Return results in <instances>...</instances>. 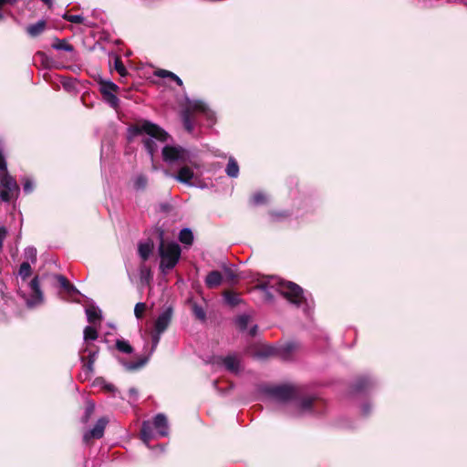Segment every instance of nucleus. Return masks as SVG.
<instances>
[{
  "label": "nucleus",
  "mask_w": 467,
  "mask_h": 467,
  "mask_svg": "<svg viewBox=\"0 0 467 467\" xmlns=\"http://www.w3.org/2000/svg\"><path fill=\"white\" fill-rule=\"evenodd\" d=\"M171 74H173V73L171 71H168V70H164V69H161L157 72V76H159L161 78H171Z\"/></svg>",
  "instance_id": "44"
},
{
  "label": "nucleus",
  "mask_w": 467,
  "mask_h": 467,
  "mask_svg": "<svg viewBox=\"0 0 467 467\" xmlns=\"http://www.w3.org/2000/svg\"><path fill=\"white\" fill-rule=\"evenodd\" d=\"M192 310H193L195 317L198 319H200L202 321L205 320L206 314H205L204 309L201 306L194 304L192 306Z\"/></svg>",
  "instance_id": "34"
},
{
  "label": "nucleus",
  "mask_w": 467,
  "mask_h": 467,
  "mask_svg": "<svg viewBox=\"0 0 467 467\" xmlns=\"http://www.w3.org/2000/svg\"><path fill=\"white\" fill-rule=\"evenodd\" d=\"M99 337L98 331L91 326H87L84 329V340H96Z\"/></svg>",
  "instance_id": "27"
},
{
  "label": "nucleus",
  "mask_w": 467,
  "mask_h": 467,
  "mask_svg": "<svg viewBox=\"0 0 467 467\" xmlns=\"http://www.w3.org/2000/svg\"><path fill=\"white\" fill-rule=\"evenodd\" d=\"M137 137L141 138L151 160L158 150L156 141L166 142L170 139L169 134L163 129L150 121H145L141 125L131 126L128 129L127 139L129 141L133 140Z\"/></svg>",
  "instance_id": "2"
},
{
  "label": "nucleus",
  "mask_w": 467,
  "mask_h": 467,
  "mask_svg": "<svg viewBox=\"0 0 467 467\" xmlns=\"http://www.w3.org/2000/svg\"><path fill=\"white\" fill-rule=\"evenodd\" d=\"M66 291H67V293H69V294H73V293L78 292V291H77V288H76L73 285H71V284H69V285L67 286V288H66Z\"/></svg>",
  "instance_id": "47"
},
{
  "label": "nucleus",
  "mask_w": 467,
  "mask_h": 467,
  "mask_svg": "<svg viewBox=\"0 0 467 467\" xmlns=\"http://www.w3.org/2000/svg\"><path fill=\"white\" fill-rule=\"evenodd\" d=\"M255 290H259L264 293V298L267 302H271L274 299V296L270 289H275L276 292L281 294L286 298L291 304L300 307L306 306V309L310 308V303L305 296L303 289L296 284L288 281H278L273 279L268 283H263L254 287Z\"/></svg>",
  "instance_id": "1"
},
{
  "label": "nucleus",
  "mask_w": 467,
  "mask_h": 467,
  "mask_svg": "<svg viewBox=\"0 0 467 467\" xmlns=\"http://www.w3.org/2000/svg\"><path fill=\"white\" fill-rule=\"evenodd\" d=\"M66 291H67V293H69V294H73V293L78 292V291H77V288H76L73 285H71V284H69V285L67 286V288H66Z\"/></svg>",
  "instance_id": "48"
},
{
  "label": "nucleus",
  "mask_w": 467,
  "mask_h": 467,
  "mask_svg": "<svg viewBox=\"0 0 467 467\" xmlns=\"http://www.w3.org/2000/svg\"><path fill=\"white\" fill-rule=\"evenodd\" d=\"M182 126L192 135L197 136L200 133L198 119H182Z\"/></svg>",
  "instance_id": "15"
},
{
  "label": "nucleus",
  "mask_w": 467,
  "mask_h": 467,
  "mask_svg": "<svg viewBox=\"0 0 467 467\" xmlns=\"http://www.w3.org/2000/svg\"><path fill=\"white\" fill-rule=\"evenodd\" d=\"M193 171L191 168L184 166L182 167L177 175L173 176L175 180L185 184H191V181L193 178Z\"/></svg>",
  "instance_id": "14"
},
{
  "label": "nucleus",
  "mask_w": 467,
  "mask_h": 467,
  "mask_svg": "<svg viewBox=\"0 0 467 467\" xmlns=\"http://www.w3.org/2000/svg\"><path fill=\"white\" fill-rule=\"evenodd\" d=\"M31 275V265L28 262H24L21 264L19 268V275L26 279Z\"/></svg>",
  "instance_id": "29"
},
{
  "label": "nucleus",
  "mask_w": 467,
  "mask_h": 467,
  "mask_svg": "<svg viewBox=\"0 0 467 467\" xmlns=\"http://www.w3.org/2000/svg\"><path fill=\"white\" fill-rule=\"evenodd\" d=\"M116 348L119 351L126 354H130L133 351V348L130 346V344L124 339H118L116 341Z\"/></svg>",
  "instance_id": "26"
},
{
  "label": "nucleus",
  "mask_w": 467,
  "mask_h": 467,
  "mask_svg": "<svg viewBox=\"0 0 467 467\" xmlns=\"http://www.w3.org/2000/svg\"><path fill=\"white\" fill-rule=\"evenodd\" d=\"M18 0H0L3 5H15Z\"/></svg>",
  "instance_id": "49"
},
{
  "label": "nucleus",
  "mask_w": 467,
  "mask_h": 467,
  "mask_svg": "<svg viewBox=\"0 0 467 467\" xmlns=\"http://www.w3.org/2000/svg\"><path fill=\"white\" fill-rule=\"evenodd\" d=\"M266 393L277 401L286 402L296 400L298 397L299 390L295 386L282 385L268 388Z\"/></svg>",
  "instance_id": "7"
},
{
  "label": "nucleus",
  "mask_w": 467,
  "mask_h": 467,
  "mask_svg": "<svg viewBox=\"0 0 467 467\" xmlns=\"http://www.w3.org/2000/svg\"><path fill=\"white\" fill-rule=\"evenodd\" d=\"M186 113L183 117H190L193 114H210V109L208 105L200 99H187L186 102Z\"/></svg>",
  "instance_id": "9"
},
{
  "label": "nucleus",
  "mask_w": 467,
  "mask_h": 467,
  "mask_svg": "<svg viewBox=\"0 0 467 467\" xmlns=\"http://www.w3.org/2000/svg\"><path fill=\"white\" fill-rule=\"evenodd\" d=\"M148 184V179L143 174L137 175L133 180V187L137 191H142Z\"/></svg>",
  "instance_id": "24"
},
{
  "label": "nucleus",
  "mask_w": 467,
  "mask_h": 467,
  "mask_svg": "<svg viewBox=\"0 0 467 467\" xmlns=\"http://www.w3.org/2000/svg\"><path fill=\"white\" fill-rule=\"evenodd\" d=\"M30 288L33 292V296H34V299H35V303H37V302H41L42 299H43V293L40 289V285H39V280H38V277L36 276L34 277L30 284Z\"/></svg>",
  "instance_id": "20"
},
{
  "label": "nucleus",
  "mask_w": 467,
  "mask_h": 467,
  "mask_svg": "<svg viewBox=\"0 0 467 467\" xmlns=\"http://www.w3.org/2000/svg\"><path fill=\"white\" fill-rule=\"evenodd\" d=\"M63 18L68 22L74 23V24H82L85 20L84 16L80 15H68L65 14L63 16Z\"/></svg>",
  "instance_id": "31"
},
{
  "label": "nucleus",
  "mask_w": 467,
  "mask_h": 467,
  "mask_svg": "<svg viewBox=\"0 0 467 467\" xmlns=\"http://www.w3.org/2000/svg\"><path fill=\"white\" fill-rule=\"evenodd\" d=\"M95 410V405L93 403H88L85 410V414L83 416V422H87L88 419L91 417Z\"/></svg>",
  "instance_id": "39"
},
{
  "label": "nucleus",
  "mask_w": 467,
  "mask_h": 467,
  "mask_svg": "<svg viewBox=\"0 0 467 467\" xmlns=\"http://www.w3.org/2000/svg\"><path fill=\"white\" fill-rule=\"evenodd\" d=\"M224 274H225V276L227 277V279H229L231 281L235 280L237 277L234 273V270L231 267L224 268Z\"/></svg>",
  "instance_id": "42"
},
{
  "label": "nucleus",
  "mask_w": 467,
  "mask_h": 467,
  "mask_svg": "<svg viewBox=\"0 0 467 467\" xmlns=\"http://www.w3.org/2000/svg\"><path fill=\"white\" fill-rule=\"evenodd\" d=\"M104 389L109 391H115V387L112 384L107 383L104 385Z\"/></svg>",
  "instance_id": "50"
},
{
  "label": "nucleus",
  "mask_w": 467,
  "mask_h": 467,
  "mask_svg": "<svg viewBox=\"0 0 467 467\" xmlns=\"http://www.w3.org/2000/svg\"><path fill=\"white\" fill-rule=\"evenodd\" d=\"M313 403V399L311 397L304 398L298 403V407L302 411H307L310 410Z\"/></svg>",
  "instance_id": "32"
},
{
  "label": "nucleus",
  "mask_w": 467,
  "mask_h": 467,
  "mask_svg": "<svg viewBox=\"0 0 467 467\" xmlns=\"http://www.w3.org/2000/svg\"><path fill=\"white\" fill-rule=\"evenodd\" d=\"M108 420L105 417H102L98 420L95 426L89 431H86L83 435V440L85 442H88L91 439H100L104 435L105 428L108 424Z\"/></svg>",
  "instance_id": "10"
},
{
  "label": "nucleus",
  "mask_w": 467,
  "mask_h": 467,
  "mask_svg": "<svg viewBox=\"0 0 467 467\" xmlns=\"http://www.w3.org/2000/svg\"><path fill=\"white\" fill-rule=\"evenodd\" d=\"M57 282L59 283V285H61V287H63L65 290L66 288H67V286L69 285V282L68 280L64 276V275H57L56 276Z\"/></svg>",
  "instance_id": "41"
},
{
  "label": "nucleus",
  "mask_w": 467,
  "mask_h": 467,
  "mask_svg": "<svg viewBox=\"0 0 467 467\" xmlns=\"http://www.w3.org/2000/svg\"><path fill=\"white\" fill-rule=\"evenodd\" d=\"M265 202H266V197L262 192H256L252 197V202L254 205H260V204L265 203Z\"/></svg>",
  "instance_id": "36"
},
{
  "label": "nucleus",
  "mask_w": 467,
  "mask_h": 467,
  "mask_svg": "<svg viewBox=\"0 0 467 467\" xmlns=\"http://www.w3.org/2000/svg\"><path fill=\"white\" fill-rule=\"evenodd\" d=\"M98 351H91L88 355V360L84 363L83 367L88 373L92 374L94 372V363L97 359Z\"/></svg>",
  "instance_id": "25"
},
{
  "label": "nucleus",
  "mask_w": 467,
  "mask_h": 467,
  "mask_svg": "<svg viewBox=\"0 0 467 467\" xmlns=\"http://www.w3.org/2000/svg\"><path fill=\"white\" fill-rule=\"evenodd\" d=\"M161 258V269L163 273L172 269L178 263L181 256V247L175 243H165L163 240L159 246Z\"/></svg>",
  "instance_id": "3"
},
{
  "label": "nucleus",
  "mask_w": 467,
  "mask_h": 467,
  "mask_svg": "<svg viewBox=\"0 0 467 467\" xmlns=\"http://www.w3.org/2000/svg\"><path fill=\"white\" fill-rule=\"evenodd\" d=\"M6 234H7L6 229L3 226H0V251L3 248V243H4V240L6 236Z\"/></svg>",
  "instance_id": "43"
},
{
  "label": "nucleus",
  "mask_w": 467,
  "mask_h": 467,
  "mask_svg": "<svg viewBox=\"0 0 467 467\" xmlns=\"http://www.w3.org/2000/svg\"><path fill=\"white\" fill-rule=\"evenodd\" d=\"M226 302L231 306H235L239 303L240 299L237 295L233 293H226L224 295Z\"/></svg>",
  "instance_id": "38"
},
{
  "label": "nucleus",
  "mask_w": 467,
  "mask_h": 467,
  "mask_svg": "<svg viewBox=\"0 0 467 467\" xmlns=\"http://www.w3.org/2000/svg\"><path fill=\"white\" fill-rule=\"evenodd\" d=\"M250 317L248 315H241L235 319V323L240 330L244 331L247 328Z\"/></svg>",
  "instance_id": "28"
},
{
  "label": "nucleus",
  "mask_w": 467,
  "mask_h": 467,
  "mask_svg": "<svg viewBox=\"0 0 467 467\" xmlns=\"http://www.w3.org/2000/svg\"><path fill=\"white\" fill-rule=\"evenodd\" d=\"M163 161L169 164L191 161V153L181 146L165 145L162 148Z\"/></svg>",
  "instance_id": "6"
},
{
  "label": "nucleus",
  "mask_w": 467,
  "mask_h": 467,
  "mask_svg": "<svg viewBox=\"0 0 467 467\" xmlns=\"http://www.w3.org/2000/svg\"><path fill=\"white\" fill-rule=\"evenodd\" d=\"M52 48L56 50H63L67 52H73L74 47L67 43L66 39H59L57 37L54 38L52 43Z\"/></svg>",
  "instance_id": "21"
},
{
  "label": "nucleus",
  "mask_w": 467,
  "mask_h": 467,
  "mask_svg": "<svg viewBox=\"0 0 467 467\" xmlns=\"http://www.w3.org/2000/svg\"><path fill=\"white\" fill-rule=\"evenodd\" d=\"M130 393L131 395L137 396L138 391L134 388H131V389H130Z\"/></svg>",
  "instance_id": "53"
},
{
  "label": "nucleus",
  "mask_w": 467,
  "mask_h": 467,
  "mask_svg": "<svg viewBox=\"0 0 467 467\" xmlns=\"http://www.w3.org/2000/svg\"><path fill=\"white\" fill-rule=\"evenodd\" d=\"M25 256L31 263H36V249L35 247H27L25 249Z\"/></svg>",
  "instance_id": "33"
},
{
  "label": "nucleus",
  "mask_w": 467,
  "mask_h": 467,
  "mask_svg": "<svg viewBox=\"0 0 467 467\" xmlns=\"http://www.w3.org/2000/svg\"><path fill=\"white\" fill-rule=\"evenodd\" d=\"M221 282L222 275L218 271L210 272L205 278V284L210 288L218 286L221 284Z\"/></svg>",
  "instance_id": "17"
},
{
  "label": "nucleus",
  "mask_w": 467,
  "mask_h": 467,
  "mask_svg": "<svg viewBox=\"0 0 467 467\" xmlns=\"http://www.w3.org/2000/svg\"><path fill=\"white\" fill-rule=\"evenodd\" d=\"M179 240L184 244L191 245L193 242V234L192 230L190 228H183L181 230Z\"/></svg>",
  "instance_id": "22"
},
{
  "label": "nucleus",
  "mask_w": 467,
  "mask_h": 467,
  "mask_svg": "<svg viewBox=\"0 0 467 467\" xmlns=\"http://www.w3.org/2000/svg\"><path fill=\"white\" fill-rule=\"evenodd\" d=\"M46 28V22L44 20H39L36 24L29 25L26 27L27 34L32 36L36 37L39 35H41Z\"/></svg>",
  "instance_id": "16"
},
{
  "label": "nucleus",
  "mask_w": 467,
  "mask_h": 467,
  "mask_svg": "<svg viewBox=\"0 0 467 467\" xmlns=\"http://www.w3.org/2000/svg\"><path fill=\"white\" fill-rule=\"evenodd\" d=\"M34 189V182L29 180V179H26L23 184V190L26 193H30L32 192Z\"/></svg>",
  "instance_id": "40"
},
{
  "label": "nucleus",
  "mask_w": 467,
  "mask_h": 467,
  "mask_svg": "<svg viewBox=\"0 0 467 467\" xmlns=\"http://www.w3.org/2000/svg\"><path fill=\"white\" fill-rule=\"evenodd\" d=\"M161 334H162L161 332L154 330V332L152 334V347H151V349H150V351L149 353V356L145 357L143 358H140L137 362L128 364L127 365L128 369H130V370L138 369V368L143 367L148 362L150 357L155 351V349H156V348H157V346H158V344H159V342L161 340Z\"/></svg>",
  "instance_id": "11"
},
{
  "label": "nucleus",
  "mask_w": 467,
  "mask_h": 467,
  "mask_svg": "<svg viewBox=\"0 0 467 467\" xmlns=\"http://www.w3.org/2000/svg\"><path fill=\"white\" fill-rule=\"evenodd\" d=\"M217 362L222 363L224 368L232 373L236 374L240 371V360L236 355H228L224 358H218Z\"/></svg>",
  "instance_id": "13"
},
{
  "label": "nucleus",
  "mask_w": 467,
  "mask_h": 467,
  "mask_svg": "<svg viewBox=\"0 0 467 467\" xmlns=\"http://www.w3.org/2000/svg\"><path fill=\"white\" fill-rule=\"evenodd\" d=\"M370 383V380L368 378H360L358 379L355 385H354V390L355 391H362L366 389V387Z\"/></svg>",
  "instance_id": "30"
},
{
  "label": "nucleus",
  "mask_w": 467,
  "mask_h": 467,
  "mask_svg": "<svg viewBox=\"0 0 467 467\" xmlns=\"http://www.w3.org/2000/svg\"><path fill=\"white\" fill-rule=\"evenodd\" d=\"M296 348V344L295 343H287L285 347H284V350L287 353L289 352H292L294 351L295 349Z\"/></svg>",
  "instance_id": "45"
},
{
  "label": "nucleus",
  "mask_w": 467,
  "mask_h": 467,
  "mask_svg": "<svg viewBox=\"0 0 467 467\" xmlns=\"http://www.w3.org/2000/svg\"><path fill=\"white\" fill-rule=\"evenodd\" d=\"M146 310V304L142 302H139L135 305L134 307V315L138 319H140L143 316L144 311Z\"/></svg>",
  "instance_id": "35"
},
{
  "label": "nucleus",
  "mask_w": 467,
  "mask_h": 467,
  "mask_svg": "<svg viewBox=\"0 0 467 467\" xmlns=\"http://www.w3.org/2000/svg\"><path fill=\"white\" fill-rule=\"evenodd\" d=\"M172 309L171 307L159 315L155 321L154 330L163 333L171 324Z\"/></svg>",
  "instance_id": "12"
},
{
  "label": "nucleus",
  "mask_w": 467,
  "mask_h": 467,
  "mask_svg": "<svg viewBox=\"0 0 467 467\" xmlns=\"http://www.w3.org/2000/svg\"><path fill=\"white\" fill-rule=\"evenodd\" d=\"M256 331H257V326H254L253 327H251L249 333L251 336H254L256 334Z\"/></svg>",
  "instance_id": "51"
},
{
  "label": "nucleus",
  "mask_w": 467,
  "mask_h": 467,
  "mask_svg": "<svg viewBox=\"0 0 467 467\" xmlns=\"http://www.w3.org/2000/svg\"><path fill=\"white\" fill-rule=\"evenodd\" d=\"M152 427L156 429L157 434L161 437H165L169 433L168 420L164 414H157L152 423L150 421H144L141 427V439L143 442L149 446L150 441L153 439L154 434Z\"/></svg>",
  "instance_id": "4"
},
{
  "label": "nucleus",
  "mask_w": 467,
  "mask_h": 467,
  "mask_svg": "<svg viewBox=\"0 0 467 467\" xmlns=\"http://www.w3.org/2000/svg\"><path fill=\"white\" fill-rule=\"evenodd\" d=\"M114 66H115V69L118 71V73L121 76V77H124L127 75V70L122 63V61L117 57L115 59V63H114Z\"/></svg>",
  "instance_id": "37"
},
{
  "label": "nucleus",
  "mask_w": 467,
  "mask_h": 467,
  "mask_svg": "<svg viewBox=\"0 0 467 467\" xmlns=\"http://www.w3.org/2000/svg\"><path fill=\"white\" fill-rule=\"evenodd\" d=\"M41 1L49 6L52 5V0H41Z\"/></svg>",
  "instance_id": "54"
},
{
  "label": "nucleus",
  "mask_w": 467,
  "mask_h": 467,
  "mask_svg": "<svg viewBox=\"0 0 467 467\" xmlns=\"http://www.w3.org/2000/svg\"><path fill=\"white\" fill-rule=\"evenodd\" d=\"M152 249H153V244L151 241H147L145 243H140L139 244V249H138L139 254L143 261H146L150 257V255L152 252Z\"/></svg>",
  "instance_id": "19"
},
{
  "label": "nucleus",
  "mask_w": 467,
  "mask_h": 467,
  "mask_svg": "<svg viewBox=\"0 0 467 467\" xmlns=\"http://www.w3.org/2000/svg\"><path fill=\"white\" fill-rule=\"evenodd\" d=\"M171 78L173 79L174 81H176V83L179 85V86H182V79L175 74H171Z\"/></svg>",
  "instance_id": "46"
},
{
  "label": "nucleus",
  "mask_w": 467,
  "mask_h": 467,
  "mask_svg": "<svg viewBox=\"0 0 467 467\" xmlns=\"http://www.w3.org/2000/svg\"><path fill=\"white\" fill-rule=\"evenodd\" d=\"M225 173L231 178H237L239 175V165L234 157H230L225 168Z\"/></svg>",
  "instance_id": "18"
},
{
  "label": "nucleus",
  "mask_w": 467,
  "mask_h": 467,
  "mask_svg": "<svg viewBox=\"0 0 467 467\" xmlns=\"http://www.w3.org/2000/svg\"><path fill=\"white\" fill-rule=\"evenodd\" d=\"M87 319L89 323H95L101 319V313L96 307H88L86 309Z\"/></svg>",
  "instance_id": "23"
},
{
  "label": "nucleus",
  "mask_w": 467,
  "mask_h": 467,
  "mask_svg": "<svg viewBox=\"0 0 467 467\" xmlns=\"http://www.w3.org/2000/svg\"><path fill=\"white\" fill-rule=\"evenodd\" d=\"M272 353H273V352H272V350H271V351H269L266 355H270V354H272Z\"/></svg>",
  "instance_id": "55"
},
{
  "label": "nucleus",
  "mask_w": 467,
  "mask_h": 467,
  "mask_svg": "<svg viewBox=\"0 0 467 467\" xmlns=\"http://www.w3.org/2000/svg\"><path fill=\"white\" fill-rule=\"evenodd\" d=\"M118 86L110 81H102L100 83V92L103 99L112 108H117L119 104V99L116 96Z\"/></svg>",
  "instance_id": "8"
},
{
  "label": "nucleus",
  "mask_w": 467,
  "mask_h": 467,
  "mask_svg": "<svg viewBox=\"0 0 467 467\" xmlns=\"http://www.w3.org/2000/svg\"><path fill=\"white\" fill-rule=\"evenodd\" d=\"M362 410H363L364 414L368 413V411H369L368 405H364L363 408H362Z\"/></svg>",
  "instance_id": "52"
},
{
  "label": "nucleus",
  "mask_w": 467,
  "mask_h": 467,
  "mask_svg": "<svg viewBox=\"0 0 467 467\" xmlns=\"http://www.w3.org/2000/svg\"><path fill=\"white\" fill-rule=\"evenodd\" d=\"M20 192L19 185L10 173L0 174V200L4 202L17 198Z\"/></svg>",
  "instance_id": "5"
}]
</instances>
